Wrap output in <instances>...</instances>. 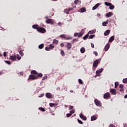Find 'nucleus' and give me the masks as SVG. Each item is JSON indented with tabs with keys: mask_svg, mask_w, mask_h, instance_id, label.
Instances as JSON below:
<instances>
[{
	"mask_svg": "<svg viewBox=\"0 0 127 127\" xmlns=\"http://www.w3.org/2000/svg\"><path fill=\"white\" fill-rule=\"evenodd\" d=\"M38 32H40L41 33H45L46 32V30H45V28L40 27L38 29Z\"/></svg>",
	"mask_w": 127,
	"mask_h": 127,
	"instance_id": "nucleus-1",
	"label": "nucleus"
},
{
	"mask_svg": "<svg viewBox=\"0 0 127 127\" xmlns=\"http://www.w3.org/2000/svg\"><path fill=\"white\" fill-rule=\"evenodd\" d=\"M99 63H100V60H95L93 64V67H98V65H99Z\"/></svg>",
	"mask_w": 127,
	"mask_h": 127,
	"instance_id": "nucleus-2",
	"label": "nucleus"
},
{
	"mask_svg": "<svg viewBox=\"0 0 127 127\" xmlns=\"http://www.w3.org/2000/svg\"><path fill=\"white\" fill-rule=\"evenodd\" d=\"M94 102L96 106H97L98 107L102 106V104L101 103V102H100V101H99L98 99H95Z\"/></svg>",
	"mask_w": 127,
	"mask_h": 127,
	"instance_id": "nucleus-3",
	"label": "nucleus"
},
{
	"mask_svg": "<svg viewBox=\"0 0 127 127\" xmlns=\"http://www.w3.org/2000/svg\"><path fill=\"white\" fill-rule=\"evenodd\" d=\"M29 78L30 80H36V79H37L38 78V75H35L33 74H31L29 76Z\"/></svg>",
	"mask_w": 127,
	"mask_h": 127,
	"instance_id": "nucleus-4",
	"label": "nucleus"
},
{
	"mask_svg": "<svg viewBox=\"0 0 127 127\" xmlns=\"http://www.w3.org/2000/svg\"><path fill=\"white\" fill-rule=\"evenodd\" d=\"M46 22L48 24H49L50 23L51 24H53L54 20L53 19H48L46 20Z\"/></svg>",
	"mask_w": 127,
	"mask_h": 127,
	"instance_id": "nucleus-5",
	"label": "nucleus"
},
{
	"mask_svg": "<svg viewBox=\"0 0 127 127\" xmlns=\"http://www.w3.org/2000/svg\"><path fill=\"white\" fill-rule=\"evenodd\" d=\"M74 36H75V37H76V36H78V37H82L83 34L82 33H75Z\"/></svg>",
	"mask_w": 127,
	"mask_h": 127,
	"instance_id": "nucleus-6",
	"label": "nucleus"
},
{
	"mask_svg": "<svg viewBox=\"0 0 127 127\" xmlns=\"http://www.w3.org/2000/svg\"><path fill=\"white\" fill-rule=\"evenodd\" d=\"M101 4L100 3H97L95 4L93 7H92V10H95V9H97L98 8V6H100Z\"/></svg>",
	"mask_w": 127,
	"mask_h": 127,
	"instance_id": "nucleus-7",
	"label": "nucleus"
},
{
	"mask_svg": "<svg viewBox=\"0 0 127 127\" xmlns=\"http://www.w3.org/2000/svg\"><path fill=\"white\" fill-rule=\"evenodd\" d=\"M110 93H111L112 95H116V94H117V91L115 89H111Z\"/></svg>",
	"mask_w": 127,
	"mask_h": 127,
	"instance_id": "nucleus-8",
	"label": "nucleus"
},
{
	"mask_svg": "<svg viewBox=\"0 0 127 127\" xmlns=\"http://www.w3.org/2000/svg\"><path fill=\"white\" fill-rule=\"evenodd\" d=\"M109 49H110V44L107 43L104 48L105 51H108V50H109Z\"/></svg>",
	"mask_w": 127,
	"mask_h": 127,
	"instance_id": "nucleus-9",
	"label": "nucleus"
},
{
	"mask_svg": "<svg viewBox=\"0 0 127 127\" xmlns=\"http://www.w3.org/2000/svg\"><path fill=\"white\" fill-rule=\"evenodd\" d=\"M46 97L48 98V99H51L52 98V95L50 93H47L46 94Z\"/></svg>",
	"mask_w": 127,
	"mask_h": 127,
	"instance_id": "nucleus-10",
	"label": "nucleus"
},
{
	"mask_svg": "<svg viewBox=\"0 0 127 127\" xmlns=\"http://www.w3.org/2000/svg\"><path fill=\"white\" fill-rule=\"evenodd\" d=\"M109 97H110V93H109V92L105 93L104 95V99H107Z\"/></svg>",
	"mask_w": 127,
	"mask_h": 127,
	"instance_id": "nucleus-11",
	"label": "nucleus"
},
{
	"mask_svg": "<svg viewBox=\"0 0 127 127\" xmlns=\"http://www.w3.org/2000/svg\"><path fill=\"white\" fill-rule=\"evenodd\" d=\"M103 71H104V68H100L99 70H96V74H100V73H102Z\"/></svg>",
	"mask_w": 127,
	"mask_h": 127,
	"instance_id": "nucleus-12",
	"label": "nucleus"
},
{
	"mask_svg": "<svg viewBox=\"0 0 127 127\" xmlns=\"http://www.w3.org/2000/svg\"><path fill=\"white\" fill-rule=\"evenodd\" d=\"M16 58V56H10V60H12V61H15Z\"/></svg>",
	"mask_w": 127,
	"mask_h": 127,
	"instance_id": "nucleus-13",
	"label": "nucleus"
},
{
	"mask_svg": "<svg viewBox=\"0 0 127 127\" xmlns=\"http://www.w3.org/2000/svg\"><path fill=\"white\" fill-rule=\"evenodd\" d=\"M115 40V36H112L110 37V38L109 39V42H113V41H114V40Z\"/></svg>",
	"mask_w": 127,
	"mask_h": 127,
	"instance_id": "nucleus-14",
	"label": "nucleus"
},
{
	"mask_svg": "<svg viewBox=\"0 0 127 127\" xmlns=\"http://www.w3.org/2000/svg\"><path fill=\"white\" fill-rule=\"evenodd\" d=\"M110 30H106V31L104 32V33L105 36H107V35H109V34H110Z\"/></svg>",
	"mask_w": 127,
	"mask_h": 127,
	"instance_id": "nucleus-15",
	"label": "nucleus"
},
{
	"mask_svg": "<svg viewBox=\"0 0 127 127\" xmlns=\"http://www.w3.org/2000/svg\"><path fill=\"white\" fill-rule=\"evenodd\" d=\"M113 16V12H109L108 13L106 14L107 17H110V16Z\"/></svg>",
	"mask_w": 127,
	"mask_h": 127,
	"instance_id": "nucleus-16",
	"label": "nucleus"
},
{
	"mask_svg": "<svg viewBox=\"0 0 127 127\" xmlns=\"http://www.w3.org/2000/svg\"><path fill=\"white\" fill-rule=\"evenodd\" d=\"M71 47H72V44H71V43H67L66 45V48H67V49H70Z\"/></svg>",
	"mask_w": 127,
	"mask_h": 127,
	"instance_id": "nucleus-17",
	"label": "nucleus"
},
{
	"mask_svg": "<svg viewBox=\"0 0 127 127\" xmlns=\"http://www.w3.org/2000/svg\"><path fill=\"white\" fill-rule=\"evenodd\" d=\"M32 27L34 28V29H37V30H38V28H39L38 25H33Z\"/></svg>",
	"mask_w": 127,
	"mask_h": 127,
	"instance_id": "nucleus-18",
	"label": "nucleus"
},
{
	"mask_svg": "<svg viewBox=\"0 0 127 127\" xmlns=\"http://www.w3.org/2000/svg\"><path fill=\"white\" fill-rule=\"evenodd\" d=\"M31 74H34L35 75H38V72L36 70H32L31 71Z\"/></svg>",
	"mask_w": 127,
	"mask_h": 127,
	"instance_id": "nucleus-19",
	"label": "nucleus"
},
{
	"mask_svg": "<svg viewBox=\"0 0 127 127\" xmlns=\"http://www.w3.org/2000/svg\"><path fill=\"white\" fill-rule=\"evenodd\" d=\"M109 22V20H107L106 22H103L102 23L103 26H106L107 24H108V23Z\"/></svg>",
	"mask_w": 127,
	"mask_h": 127,
	"instance_id": "nucleus-20",
	"label": "nucleus"
},
{
	"mask_svg": "<svg viewBox=\"0 0 127 127\" xmlns=\"http://www.w3.org/2000/svg\"><path fill=\"white\" fill-rule=\"evenodd\" d=\"M94 33H96V30H95L89 31L88 32V34H93Z\"/></svg>",
	"mask_w": 127,
	"mask_h": 127,
	"instance_id": "nucleus-21",
	"label": "nucleus"
},
{
	"mask_svg": "<svg viewBox=\"0 0 127 127\" xmlns=\"http://www.w3.org/2000/svg\"><path fill=\"white\" fill-rule=\"evenodd\" d=\"M85 48L82 47L80 49L81 53H85Z\"/></svg>",
	"mask_w": 127,
	"mask_h": 127,
	"instance_id": "nucleus-22",
	"label": "nucleus"
},
{
	"mask_svg": "<svg viewBox=\"0 0 127 127\" xmlns=\"http://www.w3.org/2000/svg\"><path fill=\"white\" fill-rule=\"evenodd\" d=\"M91 121H96V120H97V117H96V116H92L91 117Z\"/></svg>",
	"mask_w": 127,
	"mask_h": 127,
	"instance_id": "nucleus-23",
	"label": "nucleus"
},
{
	"mask_svg": "<svg viewBox=\"0 0 127 127\" xmlns=\"http://www.w3.org/2000/svg\"><path fill=\"white\" fill-rule=\"evenodd\" d=\"M43 47H44V44H41L40 45H39V49H42V48H43Z\"/></svg>",
	"mask_w": 127,
	"mask_h": 127,
	"instance_id": "nucleus-24",
	"label": "nucleus"
},
{
	"mask_svg": "<svg viewBox=\"0 0 127 127\" xmlns=\"http://www.w3.org/2000/svg\"><path fill=\"white\" fill-rule=\"evenodd\" d=\"M74 3L75 4H77V3H81V1H80L79 0H74Z\"/></svg>",
	"mask_w": 127,
	"mask_h": 127,
	"instance_id": "nucleus-25",
	"label": "nucleus"
},
{
	"mask_svg": "<svg viewBox=\"0 0 127 127\" xmlns=\"http://www.w3.org/2000/svg\"><path fill=\"white\" fill-rule=\"evenodd\" d=\"M53 44H58V40H56V39H54L53 40Z\"/></svg>",
	"mask_w": 127,
	"mask_h": 127,
	"instance_id": "nucleus-26",
	"label": "nucleus"
},
{
	"mask_svg": "<svg viewBox=\"0 0 127 127\" xmlns=\"http://www.w3.org/2000/svg\"><path fill=\"white\" fill-rule=\"evenodd\" d=\"M16 57L18 60H20V59H21V57H20L18 54L16 55Z\"/></svg>",
	"mask_w": 127,
	"mask_h": 127,
	"instance_id": "nucleus-27",
	"label": "nucleus"
},
{
	"mask_svg": "<svg viewBox=\"0 0 127 127\" xmlns=\"http://www.w3.org/2000/svg\"><path fill=\"white\" fill-rule=\"evenodd\" d=\"M109 6L110 9H114L115 8V6L114 5H112V4Z\"/></svg>",
	"mask_w": 127,
	"mask_h": 127,
	"instance_id": "nucleus-28",
	"label": "nucleus"
},
{
	"mask_svg": "<svg viewBox=\"0 0 127 127\" xmlns=\"http://www.w3.org/2000/svg\"><path fill=\"white\" fill-rule=\"evenodd\" d=\"M88 37H89V34H87L83 37L84 40H86Z\"/></svg>",
	"mask_w": 127,
	"mask_h": 127,
	"instance_id": "nucleus-29",
	"label": "nucleus"
},
{
	"mask_svg": "<svg viewBox=\"0 0 127 127\" xmlns=\"http://www.w3.org/2000/svg\"><path fill=\"white\" fill-rule=\"evenodd\" d=\"M80 11H81V12H85V11H86V8H81L80 9Z\"/></svg>",
	"mask_w": 127,
	"mask_h": 127,
	"instance_id": "nucleus-30",
	"label": "nucleus"
},
{
	"mask_svg": "<svg viewBox=\"0 0 127 127\" xmlns=\"http://www.w3.org/2000/svg\"><path fill=\"white\" fill-rule=\"evenodd\" d=\"M39 110L42 111V112H45V109L42 107H39Z\"/></svg>",
	"mask_w": 127,
	"mask_h": 127,
	"instance_id": "nucleus-31",
	"label": "nucleus"
},
{
	"mask_svg": "<svg viewBox=\"0 0 127 127\" xmlns=\"http://www.w3.org/2000/svg\"><path fill=\"white\" fill-rule=\"evenodd\" d=\"M123 82L124 84H127V78H124L123 80Z\"/></svg>",
	"mask_w": 127,
	"mask_h": 127,
	"instance_id": "nucleus-32",
	"label": "nucleus"
},
{
	"mask_svg": "<svg viewBox=\"0 0 127 127\" xmlns=\"http://www.w3.org/2000/svg\"><path fill=\"white\" fill-rule=\"evenodd\" d=\"M105 5H107L108 6H110L111 5V4H112V3H111L110 2H105Z\"/></svg>",
	"mask_w": 127,
	"mask_h": 127,
	"instance_id": "nucleus-33",
	"label": "nucleus"
},
{
	"mask_svg": "<svg viewBox=\"0 0 127 127\" xmlns=\"http://www.w3.org/2000/svg\"><path fill=\"white\" fill-rule=\"evenodd\" d=\"M69 10L67 9H65L64 10V12L66 13V14H68L69 13Z\"/></svg>",
	"mask_w": 127,
	"mask_h": 127,
	"instance_id": "nucleus-34",
	"label": "nucleus"
},
{
	"mask_svg": "<svg viewBox=\"0 0 127 127\" xmlns=\"http://www.w3.org/2000/svg\"><path fill=\"white\" fill-rule=\"evenodd\" d=\"M95 37V35H91L89 37V39H93Z\"/></svg>",
	"mask_w": 127,
	"mask_h": 127,
	"instance_id": "nucleus-35",
	"label": "nucleus"
},
{
	"mask_svg": "<svg viewBox=\"0 0 127 127\" xmlns=\"http://www.w3.org/2000/svg\"><path fill=\"white\" fill-rule=\"evenodd\" d=\"M49 48H50V49H53V48H54V45L52 44H50Z\"/></svg>",
	"mask_w": 127,
	"mask_h": 127,
	"instance_id": "nucleus-36",
	"label": "nucleus"
},
{
	"mask_svg": "<svg viewBox=\"0 0 127 127\" xmlns=\"http://www.w3.org/2000/svg\"><path fill=\"white\" fill-rule=\"evenodd\" d=\"M60 37H61L62 38H66V36H65V35L64 34H62L60 35Z\"/></svg>",
	"mask_w": 127,
	"mask_h": 127,
	"instance_id": "nucleus-37",
	"label": "nucleus"
},
{
	"mask_svg": "<svg viewBox=\"0 0 127 127\" xmlns=\"http://www.w3.org/2000/svg\"><path fill=\"white\" fill-rule=\"evenodd\" d=\"M77 122L78 123H79V124H80V125H83V122H82V121L77 119Z\"/></svg>",
	"mask_w": 127,
	"mask_h": 127,
	"instance_id": "nucleus-38",
	"label": "nucleus"
},
{
	"mask_svg": "<svg viewBox=\"0 0 127 127\" xmlns=\"http://www.w3.org/2000/svg\"><path fill=\"white\" fill-rule=\"evenodd\" d=\"M5 63H6V64H8V65H10L11 63H10V61H5Z\"/></svg>",
	"mask_w": 127,
	"mask_h": 127,
	"instance_id": "nucleus-39",
	"label": "nucleus"
},
{
	"mask_svg": "<svg viewBox=\"0 0 127 127\" xmlns=\"http://www.w3.org/2000/svg\"><path fill=\"white\" fill-rule=\"evenodd\" d=\"M50 105V107H51V108H53V107H54V104L52 103H50L49 104Z\"/></svg>",
	"mask_w": 127,
	"mask_h": 127,
	"instance_id": "nucleus-40",
	"label": "nucleus"
},
{
	"mask_svg": "<svg viewBox=\"0 0 127 127\" xmlns=\"http://www.w3.org/2000/svg\"><path fill=\"white\" fill-rule=\"evenodd\" d=\"M78 82L79 83V84H83V81H82V80L81 79H78Z\"/></svg>",
	"mask_w": 127,
	"mask_h": 127,
	"instance_id": "nucleus-41",
	"label": "nucleus"
},
{
	"mask_svg": "<svg viewBox=\"0 0 127 127\" xmlns=\"http://www.w3.org/2000/svg\"><path fill=\"white\" fill-rule=\"evenodd\" d=\"M61 54L62 56H64V51H63V50H61Z\"/></svg>",
	"mask_w": 127,
	"mask_h": 127,
	"instance_id": "nucleus-42",
	"label": "nucleus"
},
{
	"mask_svg": "<svg viewBox=\"0 0 127 127\" xmlns=\"http://www.w3.org/2000/svg\"><path fill=\"white\" fill-rule=\"evenodd\" d=\"M71 116H72V114L71 113H68L66 114L67 118H69V117H71Z\"/></svg>",
	"mask_w": 127,
	"mask_h": 127,
	"instance_id": "nucleus-43",
	"label": "nucleus"
},
{
	"mask_svg": "<svg viewBox=\"0 0 127 127\" xmlns=\"http://www.w3.org/2000/svg\"><path fill=\"white\" fill-rule=\"evenodd\" d=\"M19 54L21 55V56H23V55H24V54L23 53V52H22V51H20L19 52Z\"/></svg>",
	"mask_w": 127,
	"mask_h": 127,
	"instance_id": "nucleus-44",
	"label": "nucleus"
},
{
	"mask_svg": "<svg viewBox=\"0 0 127 127\" xmlns=\"http://www.w3.org/2000/svg\"><path fill=\"white\" fill-rule=\"evenodd\" d=\"M45 79H47V75H45V76H44L42 78L43 81H44V80H45Z\"/></svg>",
	"mask_w": 127,
	"mask_h": 127,
	"instance_id": "nucleus-45",
	"label": "nucleus"
},
{
	"mask_svg": "<svg viewBox=\"0 0 127 127\" xmlns=\"http://www.w3.org/2000/svg\"><path fill=\"white\" fill-rule=\"evenodd\" d=\"M45 50H46V51H49V50H50V48L46 47L45 48Z\"/></svg>",
	"mask_w": 127,
	"mask_h": 127,
	"instance_id": "nucleus-46",
	"label": "nucleus"
},
{
	"mask_svg": "<svg viewBox=\"0 0 127 127\" xmlns=\"http://www.w3.org/2000/svg\"><path fill=\"white\" fill-rule=\"evenodd\" d=\"M65 39H67V40H70L72 39V37H65Z\"/></svg>",
	"mask_w": 127,
	"mask_h": 127,
	"instance_id": "nucleus-47",
	"label": "nucleus"
},
{
	"mask_svg": "<svg viewBox=\"0 0 127 127\" xmlns=\"http://www.w3.org/2000/svg\"><path fill=\"white\" fill-rule=\"evenodd\" d=\"M37 76H38V77H42L43 75L42 73H40L38 74H37Z\"/></svg>",
	"mask_w": 127,
	"mask_h": 127,
	"instance_id": "nucleus-48",
	"label": "nucleus"
},
{
	"mask_svg": "<svg viewBox=\"0 0 127 127\" xmlns=\"http://www.w3.org/2000/svg\"><path fill=\"white\" fill-rule=\"evenodd\" d=\"M79 116H80V118L81 119H83V117H84V116L83 115V114H82V113H80V114Z\"/></svg>",
	"mask_w": 127,
	"mask_h": 127,
	"instance_id": "nucleus-49",
	"label": "nucleus"
},
{
	"mask_svg": "<svg viewBox=\"0 0 127 127\" xmlns=\"http://www.w3.org/2000/svg\"><path fill=\"white\" fill-rule=\"evenodd\" d=\"M119 88H120L121 89L124 88V85H123V84H120V85H119Z\"/></svg>",
	"mask_w": 127,
	"mask_h": 127,
	"instance_id": "nucleus-50",
	"label": "nucleus"
},
{
	"mask_svg": "<svg viewBox=\"0 0 127 127\" xmlns=\"http://www.w3.org/2000/svg\"><path fill=\"white\" fill-rule=\"evenodd\" d=\"M70 114H74L75 113V110H72L70 112Z\"/></svg>",
	"mask_w": 127,
	"mask_h": 127,
	"instance_id": "nucleus-51",
	"label": "nucleus"
},
{
	"mask_svg": "<svg viewBox=\"0 0 127 127\" xmlns=\"http://www.w3.org/2000/svg\"><path fill=\"white\" fill-rule=\"evenodd\" d=\"M82 119L84 121H87V117H86V116H83Z\"/></svg>",
	"mask_w": 127,
	"mask_h": 127,
	"instance_id": "nucleus-52",
	"label": "nucleus"
},
{
	"mask_svg": "<svg viewBox=\"0 0 127 127\" xmlns=\"http://www.w3.org/2000/svg\"><path fill=\"white\" fill-rule=\"evenodd\" d=\"M93 54L96 56H97L98 55V52H93Z\"/></svg>",
	"mask_w": 127,
	"mask_h": 127,
	"instance_id": "nucleus-53",
	"label": "nucleus"
},
{
	"mask_svg": "<svg viewBox=\"0 0 127 127\" xmlns=\"http://www.w3.org/2000/svg\"><path fill=\"white\" fill-rule=\"evenodd\" d=\"M91 46L92 48H94V47H95V45H94L93 43L91 44Z\"/></svg>",
	"mask_w": 127,
	"mask_h": 127,
	"instance_id": "nucleus-54",
	"label": "nucleus"
},
{
	"mask_svg": "<svg viewBox=\"0 0 127 127\" xmlns=\"http://www.w3.org/2000/svg\"><path fill=\"white\" fill-rule=\"evenodd\" d=\"M3 56H4V57H6V52H4L3 53Z\"/></svg>",
	"mask_w": 127,
	"mask_h": 127,
	"instance_id": "nucleus-55",
	"label": "nucleus"
},
{
	"mask_svg": "<svg viewBox=\"0 0 127 127\" xmlns=\"http://www.w3.org/2000/svg\"><path fill=\"white\" fill-rule=\"evenodd\" d=\"M109 127H116L114 126L113 124H110L109 126Z\"/></svg>",
	"mask_w": 127,
	"mask_h": 127,
	"instance_id": "nucleus-56",
	"label": "nucleus"
},
{
	"mask_svg": "<svg viewBox=\"0 0 127 127\" xmlns=\"http://www.w3.org/2000/svg\"><path fill=\"white\" fill-rule=\"evenodd\" d=\"M115 85L116 86V85L119 86V82H115Z\"/></svg>",
	"mask_w": 127,
	"mask_h": 127,
	"instance_id": "nucleus-57",
	"label": "nucleus"
},
{
	"mask_svg": "<svg viewBox=\"0 0 127 127\" xmlns=\"http://www.w3.org/2000/svg\"><path fill=\"white\" fill-rule=\"evenodd\" d=\"M125 91V89L124 88H121L120 89V92H124Z\"/></svg>",
	"mask_w": 127,
	"mask_h": 127,
	"instance_id": "nucleus-58",
	"label": "nucleus"
},
{
	"mask_svg": "<svg viewBox=\"0 0 127 127\" xmlns=\"http://www.w3.org/2000/svg\"><path fill=\"white\" fill-rule=\"evenodd\" d=\"M96 68H97V67L93 66L92 69H93V71H95L96 70Z\"/></svg>",
	"mask_w": 127,
	"mask_h": 127,
	"instance_id": "nucleus-59",
	"label": "nucleus"
},
{
	"mask_svg": "<svg viewBox=\"0 0 127 127\" xmlns=\"http://www.w3.org/2000/svg\"><path fill=\"white\" fill-rule=\"evenodd\" d=\"M61 47H64V43H61Z\"/></svg>",
	"mask_w": 127,
	"mask_h": 127,
	"instance_id": "nucleus-60",
	"label": "nucleus"
},
{
	"mask_svg": "<svg viewBox=\"0 0 127 127\" xmlns=\"http://www.w3.org/2000/svg\"><path fill=\"white\" fill-rule=\"evenodd\" d=\"M43 96H44V94H42L39 96V97H40V98H42V97H43Z\"/></svg>",
	"mask_w": 127,
	"mask_h": 127,
	"instance_id": "nucleus-61",
	"label": "nucleus"
},
{
	"mask_svg": "<svg viewBox=\"0 0 127 127\" xmlns=\"http://www.w3.org/2000/svg\"><path fill=\"white\" fill-rule=\"evenodd\" d=\"M58 25H59V26H61L62 24H61V22H59L58 23Z\"/></svg>",
	"mask_w": 127,
	"mask_h": 127,
	"instance_id": "nucleus-62",
	"label": "nucleus"
},
{
	"mask_svg": "<svg viewBox=\"0 0 127 127\" xmlns=\"http://www.w3.org/2000/svg\"><path fill=\"white\" fill-rule=\"evenodd\" d=\"M72 109H73V106L69 107V110H72Z\"/></svg>",
	"mask_w": 127,
	"mask_h": 127,
	"instance_id": "nucleus-63",
	"label": "nucleus"
},
{
	"mask_svg": "<svg viewBox=\"0 0 127 127\" xmlns=\"http://www.w3.org/2000/svg\"><path fill=\"white\" fill-rule=\"evenodd\" d=\"M72 9H73V8H69L68 9V10H69V11H70V10H72Z\"/></svg>",
	"mask_w": 127,
	"mask_h": 127,
	"instance_id": "nucleus-64",
	"label": "nucleus"
}]
</instances>
